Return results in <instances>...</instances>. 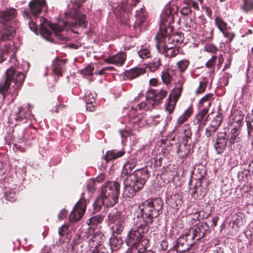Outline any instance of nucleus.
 <instances>
[{
  "instance_id": "c9c22d12",
  "label": "nucleus",
  "mask_w": 253,
  "mask_h": 253,
  "mask_svg": "<svg viewBox=\"0 0 253 253\" xmlns=\"http://www.w3.org/2000/svg\"><path fill=\"white\" fill-rule=\"evenodd\" d=\"M162 63L160 58L156 57L147 65L146 68H148L151 72H155L159 69Z\"/></svg>"
},
{
  "instance_id": "4d7b16f0",
  "label": "nucleus",
  "mask_w": 253,
  "mask_h": 253,
  "mask_svg": "<svg viewBox=\"0 0 253 253\" xmlns=\"http://www.w3.org/2000/svg\"><path fill=\"white\" fill-rule=\"evenodd\" d=\"M114 224L115 225L113 226L114 232L118 235L121 234L124 228V223H116Z\"/></svg>"
},
{
  "instance_id": "a211bd4d",
  "label": "nucleus",
  "mask_w": 253,
  "mask_h": 253,
  "mask_svg": "<svg viewBox=\"0 0 253 253\" xmlns=\"http://www.w3.org/2000/svg\"><path fill=\"white\" fill-rule=\"evenodd\" d=\"M228 142L231 145L235 143L240 144L243 139V134L241 132L240 128L235 126L231 128L228 134Z\"/></svg>"
},
{
  "instance_id": "8fccbe9b",
  "label": "nucleus",
  "mask_w": 253,
  "mask_h": 253,
  "mask_svg": "<svg viewBox=\"0 0 253 253\" xmlns=\"http://www.w3.org/2000/svg\"><path fill=\"white\" fill-rule=\"evenodd\" d=\"M244 4L242 6L243 9L246 11L248 12L253 10V0H243Z\"/></svg>"
},
{
  "instance_id": "20e7f679",
  "label": "nucleus",
  "mask_w": 253,
  "mask_h": 253,
  "mask_svg": "<svg viewBox=\"0 0 253 253\" xmlns=\"http://www.w3.org/2000/svg\"><path fill=\"white\" fill-rule=\"evenodd\" d=\"M120 185L115 181L105 182L101 188V196L96 199L93 204V209L96 212L100 211L103 205L112 207L118 202Z\"/></svg>"
},
{
  "instance_id": "e2e57ef3",
  "label": "nucleus",
  "mask_w": 253,
  "mask_h": 253,
  "mask_svg": "<svg viewBox=\"0 0 253 253\" xmlns=\"http://www.w3.org/2000/svg\"><path fill=\"white\" fill-rule=\"evenodd\" d=\"M201 211L200 212H196L194 214H193L191 219L189 221L191 224H193L196 221H200L201 219L200 217V213Z\"/></svg>"
},
{
  "instance_id": "423d86ee",
  "label": "nucleus",
  "mask_w": 253,
  "mask_h": 253,
  "mask_svg": "<svg viewBox=\"0 0 253 253\" xmlns=\"http://www.w3.org/2000/svg\"><path fill=\"white\" fill-rule=\"evenodd\" d=\"M182 136L181 143L184 146V150H181L180 143H176L172 146L173 151L180 158L186 157L190 152L191 142L192 140V132L190 125L186 124L182 127Z\"/></svg>"
},
{
  "instance_id": "9b49d317",
  "label": "nucleus",
  "mask_w": 253,
  "mask_h": 253,
  "mask_svg": "<svg viewBox=\"0 0 253 253\" xmlns=\"http://www.w3.org/2000/svg\"><path fill=\"white\" fill-rule=\"evenodd\" d=\"M167 94L168 91L166 90L161 89L159 91L155 89L150 90L147 94V103L150 102L153 106L159 104Z\"/></svg>"
},
{
  "instance_id": "69168bd1",
  "label": "nucleus",
  "mask_w": 253,
  "mask_h": 253,
  "mask_svg": "<svg viewBox=\"0 0 253 253\" xmlns=\"http://www.w3.org/2000/svg\"><path fill=\"white\" fill-rule=\"evenodd\" d=\"M28 25L30 29L34 32H37L38 31V25L37 24L31 21V20H29V21L28 22Z\"/></svg>"
},
{
  "instance_id": "7ed1b4c3",
  "label": "nucleus",
  "mask_w": 253,
  "mask_h": 253,
  "mask_svg": "<svg viewBox=\"0 0 253 253\" xmlns=\"http://www.w3.org/2000/svg\"><path fill=\"white\" fill-rule=\"evenodd\" d=\"M25 77L23 72L16 70L13 66L6 70L5 79L0 82V94L3 99L10 95V100H15L21 89Z\"/></svg>"
},
{
  "instance_id": "37998d69",
  "label": "nucleus",
  "mask_w": 253,
  "mask_h": 253,
  "mask_svg": "<svg viewBox=\"0 0 253 253\" xmlns=\"http://www.w3.org/2000/svg\"><path fill=\"white\" fill-rule=\"evenodd\" d=\"M161 78L163 83L166 85L169 84L172 81V77L167 70L163 71L162 72Z\"/></svg>"
},
{
  "instance_id": "774afa93",
  "label": "nucleus",
  "mask_w": 253,
  "mask_h": 253,
  "mask_svg": "<svg viewBox=\"0 0 253 253\" xmlns=\"http://www.w3.org/2000/svg\"><path fill=\"white\" fill-rule=\"evenodd\" d=\"M68 214V211L63 209L58 214V218L60 220H62L65 218Z\"/></svg>"
},
{
  "instance_id": "0eeeda50",
  "label": "nucleus",
  "mask_w": 253,
  "mask_h": 253,
  "mask_svg": "<svg viewBox=\"0 0 253 253\" xmlns=\"http://www.w3.org/2000/svg\"><path fill=\"white\" fill-rule=\"evenodd\" d=\"M139 1L140 0H127L126 2L122 1V4L114 10V13L122 22L126 23L129 20L131 11Z\"/></svg>"
},
{
  "instance_id": "de8ad7c7",
  "label": "nucleus",
  "mask_w": 253,
  "mask_h": 253,
  "mask_svg": "<svg viewBox=\"0 0 253 253\" xmlns=\"http://www.w3.org/2000/svg\"><path fill=\"white\" fill-rule=\"evenodd\" d=\"M208 84V81L205 79L200 82L199 85L196 90L197 94H201L205 92Z\"/></svg>"
},
{
  "instance_id": "2eb2a0df",
  "label": "nucleus",
  "mask_w": 253,
  "mask_h": 253,
  "mask_svg": "<svg viewBox=\"0 0 253 253\" xmlns=\"http://www.w3.org/2000/svg\"><path fill=\"white\" fill-rule=\"evenodd\" d=\"M136 20L133 26L135 34L138 35L141 31V25L144 22L148 16L147 13L144 8H140L139 10H136L135 13Z\"/></svg>"
},
{
  "instance_id": "2f4dec72",
  "label": "nucleus",
  "mask_w": 253,
  "mask_h": 253,
  "mask_svg": "<svg viewBox=\"0 0 253 253\" xmlns=\"http://www.w3.org/2000/svg\"><path fill=\"white\" fill-rule=\"evenodd\" d=\"M124 150L117 151L116 150H111L106 152L104 157L106 162L116 160L125 154Z\"/></svg>"
},
{
  "instance_id": "13d9d810",
  "label": "nucleus",
  "mask_w": 253,
  "mask_h": 253,
  "mask_svg": "<svg viewBox=\"0 0 253 253\" xmlns=\"http://www.w3.org/2000/svg\"><path fill=\"white\" fill-rule=\"evenodd\" d=\"M91 253H109L108 250L104 246H99L91 250Z\"/></svg>"
},
{
  "instance_id": "f8f14e48",
  "label": "nucleus",
  "mask_w": 253,
  "mask_h": 253,
  "mask_svg": "<svg viewBox=\"0 0 253 253\" xmlns=\"http://www.w3.org/2000/svg\"><path fill=\"white\" fill-rule=\"evenodd\" d=\"M29 6L35 18H37L42 11L45 12L48 9L45 0H32L29 2Z\"/></svg>"
},
{
  "instance_id": "dca6fc26",
  "label": "nucleus",
  "mask_w": 253,
  "mask_h": 253,
  "mask_svg": "<svg viewBox=\"0 0 253 253\" xmlns=\"http://www.w3.org/2000/svg\"><path fill=\"white\" fill-rule=\"evenodd\" d=\"M15 35V27L10 23V25L4 24L0 30V42L11 41Z\"/></svg>"
},
{
  "instance_id": "473e14b6",
  "label": "nucleus",
  "mask_w": 253,
  "mask_h": 253,
  "mask_svg": "<svg viewBox=\"0 0 253 253\" xmlns=\"http://www.w3.org/2000/svg\"><path fill=\"white\" fill-rule=\"evenodd\" d=\"M104 216L101 214H97L93 216L86 220V223L92 226H96L101 223L104 219Z\"/></svg>"
},
{
  "instance_id": "49530a36",
  "label": "nucleus",
  "mask_w": 253,
  "mask_h": 253,
  "mask_svg": "<svg viewBox=\"0 0 253 253\" xmlns=\"http://www.w3.org/2000/svg\"><path fill=\"white\" fill-rule=\"evenodd\" d=\"M139 56L142 59L148 58L151 57V51L148 48H141L138 51Z\"/></svg>"
},
{
  "instance_id": "338daca9",
  "label": "nucleus",
  "mask_w": 253,
  "mask_h": 253,
  "mask_svg": "<svg viewBox=\"0 0 253 253\" xmlns=\"http://www.w3.org/2000/svg\"><path fill=\"white\" fill-rule=\"evenodd\" d=\"M163 160L164 158L163 157L155 158L154 167L156 168H160L162 166Z\"/></svg>"
},
{
  "instance_id": "f3484780",
  "label": "nucleus",
  "mask_w": 253,
  "mask_h": 253,
  "mask_svg": "<svg viewBox=\"0 0 253 253\" xmlns=\"http://www.w3.org/2000/svg\"><path fill=\"white\" fill-rule=\"evenodd\" d=\"M126 58V54L124 52L120 51L114 55L107 57L104 61L108 64H113L117 66H121L125 63Z\"/></svg>"
},
{
  "instance_id": "79ce46f5",
  "label": "nucleus",
  "mask_w": 253,
  "mask_h": 253,
  "mask_svg": "<svg viewBox=\"0 0 253 253\" xmlns=\"http://www.w3.org/2000/svg\"><path fill=\"white\" fill-rule=\"evenodd\" d=\"M185 27L187 29V31L191 32L194 29V25H195L194 19L192 17H187L184 21Z\"/></svg>"
},
{
  "instance_id": "bb28decb",
  "label": "nucleus",
  "mask_w": 253,
  "mask_h": 253,
  "mask_svg": "<svg viewBox=\"0 0 253 253\" xmlns=\"http://www.w3.org/2000/svg\"><path fill=\"white\" fill-rule=\"evenodd\" d=\"M185 82V80L183 77H181L176 83L175 87L172 89L171 93L172 98L176 101H178L181 96L183 90V85Z\"/></svg>"
},
{
  "instance_id": "a19ab883",
  "label": "nucleus",
  "mask_w": 253,
  "mask_h": 253,
  "mask_svg": "<svg viewBox=\"0 0 253 253\" xmlns=\"http://www.w3.org/2000/svg\"><path fill=\"white\" fill-rule=\"evenodd\" d=\"M122 243V240L120 239H118L116 237L111 238L109 242L110 250L112 251L118 250L121 247Z\"/></svg>"
},
{
  "instance_id": "58836bf2",
  "label": "nucleus",
  "mask_w": 253,
  "mask_h": 253,
  "mask_svg": "<svg viewBox=\"0 0 253 253\" xmlns=\"http://www.w3.org/2000/svg\"><path fill=\"white\" fill-rule=\"evenodd\" d=\"M177 101L172 98V95H169L167 100L166 104V110L169 112V114L172 113L175 107L176 103Z\"/></svg>"
},
{
  "instance_id": "e433bc0d",
  "label": "nucleus",
  "mask_w": 253,
  "mask_h": 253,
  "mask_svg": "<svg viewBox=\"0 0 253 253\" xmlns=\"http://www.w3.org/2000/svg\"><path fill=\"white\" fill-rule=\"evenodd\" d=\"M220 109L219 110L217 115L213 118L210 126L215 127L218 129L220 126L223 119V114L220 112Z\"/></svg>"
},
{
  "instance_id": "a18cd8bd",
  "label": "nucleus",
  "mask_w": 253,
  "mask_h": 253,
  "mask_svg": "<svg viewBox=\"0 0 253 253\" xmlns=\"http://www.w3.org/2000/svg\"><path fill=\"white\" fill-rule=\"evenodd\" d=\"M213 38L212 32L211 31H208L204 30L201 35V40L202 42H211Z\"/></svg>"
},
{
  "instance_id": "4c0bfd02",
  "label": "nucleus",
  "mask_w": 253,
  "mask_h": 253,
  "mask_svg": "<svg viewBox=\"0 0 253 253\" xmlns=\"http://www.w3.org/2000/svg\"><path fill=\"white\" fill-rule=\"evenodd\" d=\"M246 126L248 137L251 138V144L252 148L253 149V120L247 121Z\"/></svg>"
},
{
  "instance_id": "f704fd0d",
  "label": "nucleus",
  "mask_w": 253,
  "mask_h": 253,
  "mask_svg": "<svg viewBox=\"0 0 253 253\" xmlns=\"http://www.w3.org/2000/svg\"><path fill=\"white\" fill-rule=\"evenodd\" d=\"M169 36L170 37L169 42H174L177 45L181 44L184 39V35L182 33H176L172 35L169 33Z\"/></svg>"
},
{
  "instance_id": "cd10ccee",
  "label": "nucleus",
  "mask_w": 253,
  "mask_h": 253,
  "mask_svg": "<svg viewBox=\"0 0 253 253\" xmlns=\"http://www.w3.org/2000/svg\"><path fill=\"white\" fill-rule=\"evenodd\" d=\"M183 2L186 5V6H183L180 10V13L183 15L187 16L191 13V7L195 9L199 10L198 3L194 0H183Z\"/></svg>"
},
{
  "instance_id": "a878e982",
  "label": "nucleus",
  "mask_w": 253,
  "mask_h": 253,
  "mask_svg": "<svg viewBox=\"0 0 253 253\" xmlns=\"http://www.w3.org/2000/svg\"><path fill=\"white\" fill-rule=\"evenodd\" d=\"M137 164V160L135 158L128 159L124 165L123 169L122 171V174L126 176L130 175V177L132 176V171Z\"/></svg>"
},
{
  "instance_id": "3c124183",
  "label": "nucleus",
  "mask_w": 253,
  "mask_h": 253,
  "mask_svg": "<svg viewBox=\"0 0 253 253\" xmlns=\"http://www.w3.org/2000/svg\"><path fill=\"white\" fill-rule=\"evenodd\" d=\"M94 70V67L92 65L89 64L85 68L82 70V74L84 76H91L93 75V71Z\"/></svg>"
},
{
  "instance_id": "c756f323",
  "label": "nucleus",
  "mask_w": 253,
  "mask_h": 253,
  "mask_svg": "<svg viewBox=\"0 0 253 253\" xmlns=\"http://www.w3.org/2000/svg\"><path fill=\"white\" fill-rule=\"evenodd\" d=\"M160 50H158L159 52L162 54H164L165 57H167L168 58H172L175 57L176 55H178L179 53V46H176L175 45V47L171 48L168 47V49H166L164 47V44H161L160 46Z\"/></svg>"
},
{
  "instance_id": "ea45409f",
  "label": "nucleus",
  "mask_w": 253,
  "mask_h": 253,
  "mask_svg": "<svg viewBox=\"0 0 253 253\" xmlns=\"http://www.w3.org/2000/svg\"><path fill=\"white\" fill-rule=\"evenodd\" d=\"M189 64V60L187 59H182L176 63V66L178 70L181 74H182L186 70Z\"/></svg>"
},
{
  "instance_id": "4be33fe9",
  "label": "nucleus",
  "mask_w": 253,
  "mask_h": 253,
  "mask_svg": "<svg viewBox=\"0 0 253 253\" xmlns=\"http://www.w3.org/2000/svg\"><path fill=\"white\" fill-rule=\"evenodd\" d=\"M67 61V59H60L56 57L52 62L53 72L58 76H62L65 70V66Z\"/></svg>"
},
{
  "instance_id": "6e6552de",
  "label": "nucleus",
  "mask_w": 253,
  "mask_h": 253,
  "mask_svg": "<svg viewBox=\"0 0 253 253\" xmlns=\"http://www.w3.org/2000/svg\"><path fill=\"white\" fill-rule=\"evenodd\" d=\"M209 230L210 227L207 222H200L189 230L188 235L191 237L192 240L199 241L205 237Z\"/></svg>"
},
{
  "instance_id": "864d4df0",
  "label": "nucleus",
  "mask_w": 253,
  "mask_h": 253,
  "mask_svg": "<svg viewBox=\"0 0 253 253\" xmlns=\"http://www.w3.org/2000/svg\"><path fill=\"white\" fill-rule=\"evenodd\" d=\"M5 199L6 200L12 202L14 200L15 193L12 190H7L4 193Z\"/></svg>"
},
{
  "instance_id": "412c9836",
  "label": "nucleus",
  "mask_w": 253,
  "mask_h": 253,
  "mask_svg": "<svg viewBox=\"0 0 253 253\" xmlns=\"http://www.w3.org/2000/svg\"><path fill=\"white\" fill-rule=\"evenodd\" d=\"M145 73V69L141 67H135L124 72L123 79L124 80H132Z\"/></svg>"
},
{
  "instance_id": "39448f33",
  "label": "nucleus",
  "mask_w": 253,
  "mask_h": 253,
  "mask_svg": "<svg viewBox=\"0 0 253 253\" xmlns=\"http://www.w3.org/2000/svg\"><path fill=\"white\" fill-rule=\"evenodd\" d=\"M149 177V172L146 168L136 169L129 179L124 180V194L127 197H132L143 187Z\"/></svg>"
},
{
  "instance_id": "4468645a",
  "label": "nucleus",
  "mask_w": 253,
  "mask_h": 253,
  "mask_svg": "<svg viewBox=\"0 0 253 253\" xmlns=\"http://www.w3.org/2000/svg\"><path fill=\"white\" fill-rule=\"evenodd\" d=\"M228 141V134L225 132H218L214 144V147L217 154L223 152Z\"/></svg>"
},
{
  "instance_id": "0e129e2a",
  "label": "nucleus",
  "mask_w": 253,
  "mask_h": 253,
  "mask_svg": "<svg viewBox=\"0 0 253 253\" xmlns=\"http://www.w3.org/2000/svg\"><path fill=\"white\" fill-rule=\"evenodd\" d=\"M84 99L86 103H94L95 101V98L94 95L91 93H89L88 94H85Z\"/></svg>"
},
{
  "instance_id": "f257e3e1",
  "label": "nucleus",
  "mask_w": 253,
  "mask_h": 253,
  "mask_svg": "<svg viewBox=\"0 0 253 253\" xmlns=\"http://www.w3.org/2000/svg\"><path fill=\"white\" fill-rule=\"evenodd\" d=\"M163 201L160 198L148 199L138 206V211L133 218L134 226L129 231L126 244L130 246L125 253H155L147 247L149 241L146 237L150 225L162 212Z\"/></svg>"
},
{
  "instance_id": "bf43d9fd",
  "label": "nucleus",
  "mask_w": 253,
  "mask_h": 253,
  "mask_svg": "<svg viewBox=\"0 0 253 253\" xmlns=\"http://www.w3.org/2000/svg\"><path fill=\"white\" fill-rule=\"evenodd\" d=\"M69 225L68 224H64L61 226L58 230V233L60 236L64 237L68 232Z\"/></svg>"
},
{
  "instance_id": "1a4fd4ad",
  "label": "nucleus",
  "mask_w": 253,
  "mask_h": 253,
  "mask_svg": "<svg viewBox=\"0 0 253 253\" xmlns=\"http://www.w3.org/2000/svg\"><path fill=\"white\" fill-rule=\"evenodd\" d=\"M86 203L85 199H81L75 205L73 211L70 214L69 220L71 222L77 221L83 217L85 211Z\"/></svg>"
},
{
  "instance_id": "9d476101",
  "label": "nucleus",
  "mask_w": 253,
  "mask_h": 253,
  "mask_svg": "<svg viewBox=\"0 0 253 253\" xmlns=\"http://www.w3.org/2000/svg\"><path fill=\"white\" fill-rule=\"evenodd\" d=\"M168 28L162 30L160 31L155 37L157 40L156 46L158 50H160V46L161 44H164V47L166 49H168V47L174 48L175 45L178 46L175 42H169L170 37L169 36V33L168 32Z\"/></svg>"
},
{
  "instance_id": "5fc2aeb1",
  "label": "nucleus",
  "mask_w": 253,
  "mask_h": 253,
  "mask_svg": "<svg viewBox=\"0 0 253 253\" xmlns=\"http://www.w3.org/2000/svg\"><path fill=\"white\" fill-rule=\"evenodd\" d=\"M216 59L217 56L215 55H212L206 63V67L208 69H211L214 71V66L216 63Z\"/></svg>"
},
{
  "instance_id": "c85d7f7f",
  "label": "nucleus",
  "mask_w": 253,
  "mask_h": 253,
  "mask_svg": "<svg viewBox=\"0 0 253 253\" xmlns=\"http://www.w3.org/2000/svg\"><path fill=\"white\" fill-rule=\"evenodd\" d=\"M109 221L112 223H124L125 220V215L123 213L117 210H113L108 215Z\"/></svg>"
},
{
  "instance_id": "b1692460",
  "label": "nucleus",
  "mask_w": 253,
  "mask_h": 253,
  "mask_svg": "<svg viewBox=\"0 0 253 253\" xmlns=\"http://www.w3.org/2000/svg\"><path fill=\"white\" fill-rule=\"evenodd\" d=\"M105 239V236L101 232H95L92 235L91 238L89 240L88 245L90 248L102 246L101 243Z\"/></svg>"
},
{
  "instance_id": "6e6d98bb",
  "label": "nucleus",
  "mask_w": 253,
  "mask_h": 253,
  "mask_svg": "<svg viewBox=\"0 0 253 253\" xmlns=\"http://www.w3.org/2000/svg\"><path fill=\"white\" fill-rule=\"evenodd\" d=\"M244 118V115L240 113H238L237 115L235 114L234 118L232 119L233 120V123H237V127H240L241 124L243 122Z\"/></svg>"
},
{
  "instance_id": "393cba45",
  "label": "nucleus",
  "mask_w": 253,
  "mask_h": 253,
  "mask_svg": "<svg viewBox=\"0 0 253 253\" xmlns=\"http://www.w3.org/2000/svg\"><path fill=\"white\" fill-rule=\"evenodd\" d=\"M174 21V16L170 8H166L161 15V22L165 27L170 25Z\"/></svg>"
},
{
  "instance_id": "f03ea898",
  "label": "nucleus",
  "mask_w": 253,
  "mask_h": 253,
  "mask_svg": "<svg viewBox=\"0 0 253 253\" xmlns=\"http://www.w3.org/2000/svg\"><path fill=\"white\" fill-rule=\"evenodd\" d=\"M40 22L41 29L42 31L46 34H49L50 32L46 27L47 26L54 32L57 39L61 41H64L67 38L61 34L64 30H68L70 28L77 26L84 28L88 23L86 20V15L78 11H76L74 14L72 21H63L62 25L52 23L43 16L40 18Z\"/></svg>"
},
{
  "instance_id": "5701e85b",
  "label": "nucleus",
  "mask_w": 253,
  "mask_h": 253,
  "mask_svg": "<svg viewBox=\"0 0 253 253\" xmlns=\"http://www.w3.org/2000/svg\"><path fill=\"white\" fill-rule=\"evenodd\" d=\"M215 21L219 30L223 33L225 37L229 38V42H231L234 39L235 35L234 34H230L227 23L219 17L215 19Z\"/></svg>"
},
{
  "instance_id": "7c9ffc66",
  "label": "nucleus",
  "mask_w": 253,
  "mask_h": 253,
  "mask_svg": "<svg viewBox=\"0 0 253 253\" xmlns=\"http://www.w3.org/2000/svg\"><path fill=\"white\" fill-rule=\"evenodd\" d=\"M193 109L192 106L188 107L184 113L179 117L177 121V126L173 130L174 132L178 133L177 129L178 126L185 122L193 114Z\"/></svg>"
},
{
  "instance_id": "603ef678",
  "label": "nucleus",
  "mask_w": 253,
  "mask_h": 253,
  "mask_svg": "<svg viewBox=\"0 0 253 253\" xmlns=\"http://www.w3.org/2000/svg\"><path fill=\"white\" fill-rule=\"evenodd\" d=\"M204 50L211 53H216L218 51V47L212 43H207L204 47Z\"/></svg>"
},
{
  "instance_id": "09e8293b",
  "label": "nucleus",
  "mask_w": 253,
  "mask_h": 253,
  "mask_svg": "<svg viewBox=\"0 0 253 253\" xmlns=\"http://www.w3.org/2000/svg\"><path fill=\"white\" fill-rule=\"evenodd\" d=\"M9 45L7 44L4 49H0V63L6 60L8 56Z\"/></svg>"
},
{
  "instance_id": "6ab92c4d",
  "label": "nucleus",
  "mask_w": 253,
  "mask_h": 253,
  "mask_svg": "<svg viewBox=\"0 0 253 253\" xmlns=\"http://www.w3.org/2000/svg\"><path fill=\"white\" fill-rule=\"evenodd\" d=\"M17 11L13 8L0 11V23L6 24L11 22L17 16Z\"/></svg>"
},
{
  "instance_id": "ddd939ff",
  "label": "nucleus",
  "mask_w": 253,
  "mask_h": 253,
  "mask_svg": "<svg viewBox=\"0 0 253 253\" xmlns=\"http://www.w3.org/2000/svg\"><path fill=\"white\" fill-rule=\"evenodd\" d=\"M191 237L188 235V232L181 235L176 240V244L173 246V250L180 253H184L189 251L194 245V243L188 244L187 238Z\"/></svg>"
},
{
  "instance_id": "680f3d73",
  "label": "nucleus",
  "mask_w": 253,
  "mask_h": 253,
  "mask_svg": "<svg viewBox=\"0 0 253 253\" xmlns=\"http://www.w3.org/2000/svg\"><path fill=\"white\" fill-rule=\"evenodd\" d=\"M213 99V94L212 93H208L200 99L199 103L200 104H203L205 102L210 101L211 100Z\"/></svg>"
},
{
  "instance_id": "72a5a7b5",
  "label": "nucleus",
  "mask_w": 253,
  "mask_h": 253,
  "mask_svg": "<svg viewBox=\"0 0 253 253\" xmlns=\"http://www.w3.org/2000/svg\"><path fill=\"white\" fill-rule=\"evenodd\" d=\"M30 112L23 107L18 108V111L15 114V120L16 121H22L25 119H27L29 115Z\"/></svg>"
},
{
  "instance_id": "aec40b11",
  "label": "nucleus",
  "mask_w": 253,
  "mask_h": 253,
  "mask_svg": "<svg viewBox=\"0 0 253 253\" xmlns=\"http://www.w3.org/2000/svg\"><path fill=\"white\" fill-rule=\"evenodd\" d=\"M202 179L198 178L197 179L195 185L192 189L191 192L192 197L196 199H203L207 194L206 189L202 185Z\"/></svg>"
},
{
  "instance_id": "c03bdc74",
  "label": "nucleus",
  "mask_w": 253,
  "mask_h": 253,
  "mask_svg": "<svg viewBox=\"0 0 253 253\" xmlns=\"http://www.w3.org/2000/svg\"><path fill=\"white\" fill-rule=\"evenodd\" d=\"M209 111L208 109L207 108H204L201 110L197 115L196 116V118L197 120V123L199 124V127L198 129H199L200 127L201 124L203 121L205 117L207 114L208 112Z\"/></svg>"
},
{
  "instance_id": "052dcab7",
  "label": "nucleus",
  "mask_w": 253,
  "mask_h": 253,
  "mask_svg": "<svg viewBox=\"0 0 253 253\" xmlns=\"http://www.w3.org/2000/svg\"><path fill=\"white\" fill-rule=\"evenodd\" d=\"M217 128L212 127V126H209L206 129V135L207 137H210L213 135L217 130Z\"/></svg>"
}]
</instances>
